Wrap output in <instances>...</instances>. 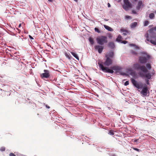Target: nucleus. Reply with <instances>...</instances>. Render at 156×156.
I'll return each instance as SVG.
<instances>
[{
	"instance_id": "9d476101",
	"label": "nucleus",
	"mask_w": 156,
	"mask_h": 156,
	"mask_svg": "<svg viewBox=\"0 0 156 156\" xmlns=\"http://www.w3.org/2000/svg\"><path fill=\"white\" fill-rule=\"evenodd\" d=\"M156 31V26L155 27H153L149 30V33L148 34L151 35L152 36H151V37L152 38H155V34L154 32V30Z\"/></svg>"
},
{
	"instance_id": "c9c22d12",
	"label": "nucleus",
	"mask_w": 156,
	"mask_h": 156,
	"mask_svg": "<svg viewBox=\"0 0 156 156\" xmlns=\"http://www.w3.org/2000/svg\"><path fill=\"white\" fill-rule=\"evenodd\" d=\"M127 41H123L122 42V43L124 44H126L127 43Z\"/></svg>"
},
{
	"instance_id": "c756f323",
	"label": "nucleus",
	"mask_w": 156,
	"mask_h": 156,
	"mask_svg": "<svg viewBox=\"0 0 156 156\" xmlns=\"http://www.w3.org/2000/svg\"><path fill=\"white\" fill-rule=\"evenodd\" d=\"M131 53L133 55H136L137 54V52L133 50L131 51Z\"/></svg>"
},
{
	"instance_id": "473e14b6",
	"label": "nucleus",
	"mask_w": 156,
	"mask_h": 156,
	"mask_svg": "<svg viewBox=\"0 0 156 156\" xmlns=\"http://www.w3.org/2000/svg\"><path fill=\"white\" fill-rule=\"evenodd\" d=\"M129 84V82L128 81H126L125 83V86H127Z\"/></svg>"
},
{
	"instance_id": "0eeeda50",
	"label": "nucleus",
	"mask_w": 156,
	"mask_h": 156,
	"mask_svg": "<svg viewBox=\"0 0 156 156\" xmlns=\"http://www.w3.org/2000/svg\"><path fill=\"white\" fill-rule=\"evenodd\" d=\"M44 73L41 74V78L42 79L44 78H49L50 76L49 71L48 70L46 69L44 70Z\"/></svg>"
},
{
	"instance_id": "2f4dec72",
	"label": "nucleus",
	"mask_w": 156,
	"mask_h": 156,
	"mask_svg": "<svg viewBox=\"0 0 156 156\" xmlns=\"http://www.w3.org/2000/svg\"><path fill=\"white\" fill-rule=\"evenodd\" d=\"M5 147H2L0 148V150L2 151H5Z\"/></svg>"
},
{
	"instance_id": "f03ea898",
	"label": "nucleus",
	"mask_w": 156,
	"mask_h": 156,
	"mask_svg": "<svg viewBox=\"0 0 156 156\" xmlns=\"http://www.w3.org/2000/svg\"><path fill=\"white\" fill-rule=\"evenodd\" d=\"M97 43L101 45H103L108 42L107 37L105 36H98L96 38Z\"/></svg>"
},
{
	"instance_id": "20e7f679",
	"label": "nucleus",
	"mask_w": 156,
	"mask_h": 156,
	"mask_svg": "<svg viewBox=\"0 0 156 156\" xmlns=\"http://www.w3.org/2000/svg\"><path fill=\"white\" fill-rule=\"evenodd\" d=\"M98 64L99 67L104 72L111 73H114V71L112 69H109L108 67H105L103 64L100 63L99 62L98 63Z\"/></svg>"
},
{
	"instance_id": "a211bd4d",
	"label": "nucleus",
	"mask_w": 156,
	"mask_h": 156,
	"mask_svg": "<svg viewBox=\"0 0 156 156\" xmlns=\"http://www.w3.org/2000/svg\"><path fill=\"white\" fill-rule=\"evenodd\" d=\"M137 25V23L135 22L131 24V27L132 28H134L136 27Z\"/></svg>"
},
{
	"instance_id": "a18cd8bd",
	"label": "nucleus",
	"mask_w": 156,
	"mask_h": 156,
	"mask_svg": "<svg viewBox=\"0 0 156 156\" xmlns=\"http://www.w3.org/2000/svg\"><path fill=\"white\" fill-rule=\"evenodd\" d=\"M104 20L105 21H108V19H104Z\"/></svg>"
},
{
	"instance_id": "f257e3e1",
	"label": "nucleus",
	"mask_w": 156,
	"mask_h": 156,
	"mask_svg": "<svg viewBox=\"0 0 156 156\" xmlns=\"http://www.w3.org/2000/svg\"><path fill=\"white\" fill-rule=\"evenodd\" d=\"M131 81L133 84L138 89L143 88L142 90L140 91V94L144 96H148L149 92L147 90V87L146 84L143 87V84L141 82H137L135 80L132 78Z\"/></svg>"
},
{
	"instance_id": "603ef678",
	"label": "nucleus",
	"mask_w": 156,
	"mask_h": 156,
	"mask_svg": "<svg viewBox=\"0 0 156 156\" xmlns=\"http://www.w3.org/2000/svg\"><path fill=\"white\" fill-rule=\"evenodd\" d=\"M113 156H116L115 155H114Z\"/></svg>"
},
{
	"instance_id": "2eb2a0df",
	"label": "nucleus",
	"mask_w": 156,
	"mask_h": 156,
	"mask_svg": "<svg viewBox=\"0 0 156 156\" xmlns=\"http://www.w3.org/2000/svg\"><path fill=\"white\" fill-rule=\"evenodd\" d=\"M104 27L105 29L109 31H112L113 30L112 28L108 26L104 25Z\"/></svg>"
},
{
	"instance_id": "dca6fc26",
	"label": "nucleus",
	"mask_w": 156,
	"mask_h": 156,
	"mask_svg": "<svg viewBox=\"0 0 156 156\" xmlns=\"http://www.w3.org/2000/svg\"><path fill=\"white\" fill-rule=\"evenodd\" d=\"M108 46L112 48H113L115 47V44L113 42H110L108 44Z\"/></svg>"
},
{
	"instance_id": "7c9ffc66",
	"label": "nucleus",
	"mask_w": 156,
	"mask_h": 156,
	"mask_svg": "<svg viewBox=\"0 0 156 156\" xmlns=\"http://www.w3.org/2000/svg\"><path fill=\"white\" fill-rule=\"evenodd\" d=\"M94 30H95V31L96 32H97L98 33H100L101 32V31L99 30L98 28H96V27L95 28H94Z\"/></svg>"
},
{
	"instance_id": "c03bdc74",
	"label": "nucleus",
	"mask_w": 156,
	"mask_h": 156,
	"mask_svg": "<svg viewBox=\"0 0 156 156\" xmlns=\"http://www.w3.org/2000/svg\"><path fill=\"white\" fill-rule=\"evenodd\" d=\"M48 1L49 2H52L53 1V0H48Z\"/></svg>"
},
{
	"instance_id": "c85d7f7f",
	"label": "nucleus",
	"mask_w": 156,
	"mask_h": 156,
	"mask_svg": "<svg viewBox=\"0 0 156 156\" xmlns=\"http://www.w3.org/2000/svg\"><path fill=\"white\" fill-rule=\"evenodd\" d=\"M149 23V21L147 20H146L144 21V26H147Z\"/></svg>"
},
{
	"instance_id": "a19ab883",
	"label": "nucleus",
	"mask_w": 156,
	"mask_h": 156,
	"mask_svg": "<svg viewBox=\"0 0 156 156\" xmlns=\"http://www.w3.org/2000/svg\"><path fill=\"white\" fill-rule=\"evenodd\" d=\"M2 93V90H0V95H1Z\"/></svg>"
},
{
	"instance_id": "6e6552de",
	"label": "nucleus",
	"mask_w": 156,
	"mask_h": 156,
	"mask_svg": "<svg viewBox=\"0 0 156 156\" xmlns=\"http://www.w3.org/2000/svg\"><path fill=\"white\" fill-rule=\"evenodd\" d=\"M112 63V59L110 58L109 57H107V58L104 62V65L107 66H109L111 65Z\"/></svg>"
},
{
	"instance_id": "6ab92c4d",
	"label": "nucleus",
	"mask_w": 156,
	"mask_h": 156,
	"mask_svg": "<svg viewBox=\"0 0 156 156\" xmlns=\"http://www.w3.org/2000/svg\"><path fill=\"white\" fill-rule=\"evenodd\" d=\"M89 41L91 44L92 45L94 44V39L92 38L91 37H90L89 38Z\"/></svg>"
},
{
	"instance_id": "7ed1b4c3",
	"label": "nucleus",
	"mask_w": 156,
	"mask_h": 156,
	"mask_svg": "<svg viewBox=\"0 0 156 156\" xmlns=\"http://www.w3.org/2000/svg\"><path fill=\"white\" fill-rule=\"evenodd\" d=\"M133 67L137 70H140L144 73H147L148 71L147 69L144 66H141L139 63L134 64Z\"/></svg>"
},
{
	"instance_id": "79ce46f5",
	"label": "nucleus",
	"mask_w": 156,
	"mask_h": 156,
	"mask_svg": "<svg viewBox=\"0 0 156 156\" xmlns=\"http://www.w3.org/2000/svg\"><path fill=\"white\" fill-rule=\"evenodd\" d=\"M108 7H110L111 6L110 4L109 3H108Z\"/></svg>"
},
{
	"instance_id": "39448f33",
	"label": "nucleus",
	"mask_w": 156,
	"mask_h": 156,
	"mask_svg": "<svg viewBox=\"0 0 156 156\" xmlns=\"http://www.w3.org/2000/svg\"><path fill=\"white\" fill-rule=\"evenodd\" d=\"M124 4L122 5L123 8L126 11H127L131 8L132 5L128 0H123Z\"/></svg>"
},
{
	"instance_id": "3c124183",
	"label": "nucleus",
	"mask_w": 156,
	"mask_h": 156,
	"mask_svg": "<svg viewBox=\"0 0 156 156\" xmlns=\"http://www.w3.org/2000/svg\"><path fill=\"white\" fill-rule=\"evenodd\" d=\"M135 1H137V0H134Z\"/></svg>"
},
{
	"instance_id": "58836bf2",
	"label": "nucleus",
	"mask_w": 156,
	"mask_h": 156,
	"mask_svg": "<svg viewBox=\"0 0 156 156\" xmlns=\"http://www.w3.org/2000/svg\"><path fill=\"white\" fill-rule=\"evenodd\" d=\"M146 83L147 84H149V81L148 80H146Z\"/></svg>"
},
{
	"instance_id": "5701e85b",
	"label": "nucleus",
	"mask_w": 156,
	"mask_h": 156,
	"mask_svg": "<svg viewBox=\"0 0 156 156\" xmlns=\"http://www.w3.org/2000/svg\"><path fill=\"white\" fill-rule=\"evenodd\" d=\"M139 139H133L132 140V141L134 143H138L139 142Z\"/></svg>"
},
{
	"instance_id": "423d86ee",
	"label": "nucleus",
	"mask_w": 156,
	"mask_h": 156,
	"mask_svg": "<svg viewBox=\"0 0 156 156\" xmlns=\"http://www.w3.org/2000/svg\"><path fill=\"white\" fill-rule=\"evenodd\" d=\"M151 36H152L151 35L148 34V33H147L145 35V37L147 38V41H150L152 44H153L154 45H156V42L151 39L154 38H152V37H151Z\"/></svg>"
},
{
	"instance_id": "412c9836",
	"label": "nucleus",
	"mask_w": 156,
	"mask_h": 156,
	"mask_svg": "<svg viewBox=\"0 0 156 156\" xmlns=\"http://www.w3.org/2000/svg\"><path fill=\"white\" fill-rule=\"evenodd\" d=\"M122 38V37L120 35H119L118 37L117 38H116V40L118 41H121V39Z\"/></svg>"
},
{
	"instance_id": "09e8293b",
	"label": "nucleus",
	"mask_w": 156,
	"mask_h": 156,
	"mask_svg": "<svg viewBox=\"0 0 156 156\" xmlns=\"http://www.w3.org/2000/svg\"><path fill=\"white\" fill-rule=\"evenodd\" d=\"M154 12L156 14V11H155Z\"/></svg>"
},
{
	"instance_id": "9b49d317",
	"label": "nucleus",
	"mask_w": 156,
	"mask_h": 156,
	"mask_svg": "<svg viewBox=\"0 0 156 156\" xmlns=\"http://www.w3.org/2000/svg\"><path fill=\"white\" fill-rule=\"evenodd\" d=\"M139 61L141 63H145L147 62V58L145 57H140L139 58Z\"/></svg>"
},
{
	"instance_id": "f8f14e48",
	"label": "nucleus",
	"mask_w": 156,
	"mask_h": 156,
	"mask_svg": "<svg viewBox=\"0 0 156 156\" xmlns=\"http://www.w3.org/2000/svg\"><path fill=\"white\" fill-rule=\"evenodd\" d=\"M95 49L98 50L99 53H101L102 51L103 50V47L99 45H96L95 46Z\"/></svg>"
},
{
	"instance_id": "f3484780",
	"label": "nucleus",
	"mask_w": 156,
	"mask_h": 156,
	"mask_svg": "<svg viewBox=\"0 0 156 156\" xmlns=\"http://www.w3.org/2000/svg\"><path fill=\"white\" fill-rule=\"evenodd\" d=\"M71 53L77 59L79 60V58L76 53L74 52H71Z\"/></svg>"
},
{
	"instance_id": "a878e982",
	"label": "nucleus",
	"mask_w": 156,
	"mask_h": 156,
	"mask_svg": "<svg viewBox=\"0 0 156 156\" xmlns=\"http://www.w3.org/2000/svg\"><path fill=\"white\" fill-rule=\"evenodd\" d=\"M147 67L149 69H150L151 68V66L150 64H147L146 65Z\"/></svg>"
},
{
	"instance_id": "72a5a7b5",
	"label": "nucleus",
	"mask_w": 156,
	"mask_h": 156,
	"mask_svg": "<svg viewBox=\"0 0 156 156\" xmlns=\"http://www.w3.org/2000/svg\"><path fill=\"white\" fill-rule=\"evenodd\" d=\"M9 156H16V155L13 153H10L9 154Z\"/></svg>"
},
{
	"instance_id": "cd10ccee",
	"label": "nucleus",
	"mask_w": 156,
	"mask_h": 156,
	"mask_svg": "<svg viewBox=\"0 0 156 156\" xmlns=\"http://www.w3.org/2000/svg\"><path fill=\"white\" fill-rule=\"evenodd\" d=\"M132 148L134 150H135V151H136L138 152H140V151H141L139 149H138V148H135V147H132Z\"/></svg>"
},
{
	"instance_id": "393cba45",
	"label": "nucleus",
	"mask_w": 156,
	"mask_h": 156,
	"mask_svg": "<svg viewBox=\"0 0 156 156\" xmlns=\"http://www.w3.org/2000/svg\"><path fill=\"white\" fill-rule=\"evenodd\" d=\"M121 31L122 32H126V33H129V32L128 31V30H126V29H121Z\"/></svg>"
},
{
	"instance_id": "4c0bfd02",
	"label": "nucleus",
	"mask_w": 156,
	"mask_h": 156,
	"mask_svg": "<svg viewBox=\"0 0 156 156\" xmlns=\"http://www.w3.org/2000/svg\"><path fill=\"white\" fill-rule=\"evenodd\" d=\"M45 106L48 108H50V107L47 105H46Z\"/></svg>"
},
{
	"instance_id": "8fccbe9b",
	"label": "nucleus",
	"mask_w": 156,
	"mask_h": 156,
	"mask_svg": "<svg viewBox=\"0 0 156 156\" xmlns=\"http://www.w3.org/2000/svg\"><path fill=\"white\" fill-rule=\"evenodd\" d=\"M74 0L76 2H77V0Z\"/></svg>"
},
{
	"instance_id": "de8ad7c7",
	"label": "nucleus",
	"mask_w": 156,
	"mask_h": 156,
	"mask_svg": "<svg viewBox=\"0 0 156 156\" xmlns=\"http://www.w3.org/2000/svg\"><path fill=\"white\" fill-rule=\"evenodd\" d=\"M109 37H112V36L111 34H110L109 36Z\"/></svg>"
},
{
	"instance_id": "e433bc0d",
	"label": "nucleus",
	"mask_w": 156,
	"mask_h": 156,
	"mask_svg": "<svg viewBox=\"0 0 156 156\" xmlns=\"http://www.w3.org/2000/svg\"><path fill=\"white\" fill-rule=\"evenodd\" d=\"M29 37L31 39V40H33L34 39V38L33 37L31 36H30V35H29Z\"/></svg>"
},
{
	"instance_id": "b1692460",
	"label": "nucleus",
	"mask_w": 156,
	"mask_h": 156,
	"mask_svg": "<svg viewBox=\"0 0 156 156\" xmlns=\"http://www.w3.org/2000/svg\"><path fill=\"white\" fill-rule=\"evenodd\" d=\"M65 55L69 59H70V55L69 53H65Z\"/></svg>"
},
{
	"instance_id": "f704fd0d",
	"label": "nucleus",
	"mask_w": 156,
	"mask_h": 156,
	"mask_svg": "<svg viewBox=\"0 0 156 156\" xmlns=\"http://www.w3.org/2000/svg\"><path fill=\"white\" fill-rule=\"evenodd\" d=\"M132 12L134 14H137L136 12L134 10H133L132 11Z\"/></svg>"
},
{
	"instance_id": "ea45409f",
	"label": "nucleus",
	"mask_w": 156,
	"mask_h": 156,
	"mask_svg": "<svg viewBox=\"0 0 156 156\" xmlns=\"http://www.w3.org/2000/svg\"><path fill=\"white\" fill-rule=\"evenodd\" d=\"M126 33H127L125 32V33H123L122 34H123V35L124 36H125V35H127V34Z\"/></svg>"
},
{
	"instance_id": "aec40b11",
	"label": "nucleus",
	"mask_w": 156,
	"mask_h": 156,
	"mask_svg": "<svg viewBox=\"0 0 156 156\" xmlns=\"http://www.w3.org/2000/svg\"><path fill=\"white\" fill-rule=\"evenodd\" d=\"M149 17L151 19H153L154 17V15L153 13H151L149 14Z\"/></svg>"
},
{
	"instance_id": "4be33fe9",
	"label": "nucleus",
	"mask_w": 156,
	"mask_h": 156,
	"mask_svg": "<svg viewBox=\"0 0 156 156\" xmlns=\"http://www.w3.org/2000/svg\"><path fill=\"white\" fill-rule=\"evenodd\" d=\"M108 134L111 135H113L114 134V133L113 130H110L108 132Z\"/></svg>"
},
{
	"instance_id": "ddd939ff",
	"label": "nucleus",
	"mask_w": 156,
	"mask_h": 156,
	"mask_svg": "<svg viewBox=\"0 0 156 156\" xmlns=\"http://www.w3.org/2000/svg\"><path fill=\"white\" fill-rule=\"evenodd\" d=\"M113 70H114L116 71V72H119L121 69V68L118 66H114L112 67L111 68Z\"/></svg>"
},
{
	"instance_id": "bb28decb",
	"label": "nucleus",
	"mask_w": 156,
	"mask_h": 156,
	"mask_svg": "<svg viewBox=\"0 0 156 156\" xmlns=\"http://www.w3.org/2000/svg\"><path fill=\"white\" fill-rule=\"evenodd\" d=\"M108 55L109 56L112 57L114 55V53L112 52H110L109 53Z\"/></svg>"
},
{
	"instance_id": "4468645a",
	"label": "nucleus",
	"mask_w": 156,
	"mask_h": 156,
	"mask_svg": "<svg viewBox=\"0 0 156 156\" xmlns=\"http://www.w3.org/2000/svg\"><path fill=\"white\" fill-rule=\"evenodd\" d=\"M142 6H143V2L142 1H140L137 4V5L136 7L137 9L139 10L140 8H141Z\"/></svg>"
},
{
	"instance_id": "1a4fd4ad",
	"label": "nucleus",
	"mask_w": 156,
	"mask_h": 156,
	"mask_svg": "<svg viewBox=\"0 0 156 156\" xmlns=\"http://www.w3.org/2000/svg\"><path fill=\"white\" fill-rule=\"evenodd\" d=\"M138 74L141 77H145L148 79H150L151 77V75L149 73H147L145 75L143 73L139 72Z\"/></svg>"
},
{
	"instance_id": "49530a36",
	"label": "nucleus",
	"mask_w": 156,
	"mask_h": 156,
	"mask_svg": "<svg viewBox=\"0 0 156 156\" xmlns=\"http://www.w3.org/2000/svg\"><path fill=\"white\" fill-rule=\"evenodd\" d=\"M21 24L20 23V24L19 25V27H21Z\"/></svg>"
},
{
	"instance_id": "37998d69",
	"label": "nucleus",
	"mask_w": 156,
	"mask_h": 156,
	"mask_svg": "<svg viewBox=\"0 0 156 156\" xmlns=\"http://www.w3.org/2000/svg\"><path fill=\"white\" fill-rule=\"evenodd\" d=\"M126 18H128H128H130V16H126Z\"/></svg>"
}]
</instances>
